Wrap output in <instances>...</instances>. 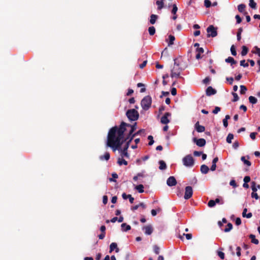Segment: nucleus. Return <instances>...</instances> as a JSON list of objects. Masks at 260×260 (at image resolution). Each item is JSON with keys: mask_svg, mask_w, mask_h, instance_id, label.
Masks as SVG:
<instances>
[{"mask_svg": "<svg viewBox=\"0 0 260 260\" xmlns=\"http://www.w3.org/2000/svg\"><path fill=\"white\" fill-rule=\"evenodd\" d=\"M110 135V130L109 131L108 136H107V140L106 143V145L107 147H109L111 148L114 151L116 150H119L121 148V145L124 142H126L125 145L124 147L128 148L129 146V144L133 139H134V136H132L131 135L128 134L125 138H124V134L122 136L121 138L119 139V144L117 142H116V139L118 137V133H115L114 137L112 141L110 140V138L109 137Z\"/></svg>", "mask_w": 260, "mask_h": 260, "instance_id": "nucleus-1", "label": "nucleus"}, {"mask_svg": "<svg viewBox=\"0 0 260 260\" xmlns=\"http://www.w3.org/2000/svg\"><path fill=\"white\" fill-rule=\"evenodd\" d=\"M126 127H131V130L129 131V133L128 134H129V135H132L137 129V123L135 122L134 124L131 125L130 124L122 121L121 122L120 125L119 126H115L112 127L110 129L109 137L110 138V140H113L114 137L115 133H118V138L115 139V141L116 142H117V144L118 143L119 144V139L121 138L122 136H123L124 132H125L126 129Z\"/></svg>", "mask_w": 260, "mask_h": 260, "instance_id": "nucleus-2", "label": "nucleus"}, {"mask_svg": "<svg viewBox=\"0 0 260 260\" xmlns=\"http://www.w3.org/2000/svg\"><path fill=\"white\" fill-rule=\"evenodd\" d=\"M174 64L173 69L171 70V77H180L181 71L185 70L187 66L184 63L181 57H178L174 59Z\"/></svg>", "mask_w": 260, "mask_h": 260, "instance_id": "nucleus-3", "label": "nucleus"}, {"mask_svg": "<svg viewBox=\"0 0 260 260\" xmlns=\"http://www.w3.org/2000/svg\"><path fill=\"white\" fill-rule=\"evenodd\" d=\"M152 99L150 95L145 96L141 101V105L142 109L145 111L148 110L151 107Z\"/></svg>", "mask_w": 260, "mask_h": 260, "instance_id": "nucleus-4", "label": "nucleus"}, {"mask_svg": "<svg viewBox=\"0 0 260 260\" xmlns=\"http://www.w3.org/2000/svg\"><path fill=\"white\" fill-rule=\"evenodd\" d=\"M126 115L130 121H136L138 119L139 117L138 112L134 109L128 110Z\"/></svg>", "mask_w": 260, "mask_h": 260, "instance_id": "nucleus-5", "label": "nucleus"}, {"mask_svg": "<svg viewBox=\"0 0 260 260\" xmlns=\"http://www.w3.org/2000/svg\"><path fill=\"white\" fill-rule=\"evenodd\" d=\"M183 164L187 167H191L194 165V159L191 155H186L182 159Z\"/></svg>", "mask_w": 260, "mask_h": 260, "instance_id": "nucleus-6", "label": "nucleus"}, {"mask_svg": "<svg viewBox=\"0 0 260 260\" xmlns=\"http://www.w3.org/2000/svg\"><path fill=\"white\" fill-rule=\"evenodd\" d=\"M192 193L193 190L192 187L190 186H186L185 189L184 199L185 200L190 199L192 197Z\"/></svg>", "mask_w": 260, "mask_h": 260, "instance_id": "nucleus-7", "label": "nucleus"}, {"mask_svg": "<svg viewBox=\"0 0 260 260\" xmlns=\"http://www.w3.org/2000/svg\"><path fill=\"white\" fill-rule=\"evenodd\" d=\"M171 116V114L170 112H166L160 119V122L164 124H167L170 122L169 119V117Z\"/></svg>", "mask_w": 260, "mask_h": 260, "instance_id": "nucleus-8", "label": "nucleus"}, {"mask_svg": "<svg viewBox=\"0 0 260 260\" xmlns=\"http://www.w3.org/2000/svg\"><path fill=\"white\" fill-rule=\"evenodd\" d=\"M193 141L196 143L197 145L199 147H203L206 144V140L203 138L197 139L196 138H193Z\"/></svg>", "mask_w": 260, "mask_h": 260, "instance_id": "nucleus-9", "label": "nucleus"}, {"mask_svg": "<svg viewBox=\"0 0 260 260\" xmlns=\"http://www.w3.org/2000/svg\"><path fill=\"white\" fill-rule=\"evenodd\" d=\"M167 184L169 186H173L177 184V181L174 176H170L167 180Z\"/></svg>", "mask_w": 260, "mask_h": 260, "instance_id": "nucleus-10", "label": "nucleus"}, {"mask_svg": "<svg viewBox=\"0 0 260 260\" xmlns=\"http://www.w3.org/2000/svg\"><path fill=\"white\" fill-rule=\"evenodd\" d=\"M143 230L144 231V233L146 235H151L153 231V228L151 225H148L144 226L142 228Z\"/></svg>", "mask_w": 260, "mask_h": 260, "instance_id": "nucleus-11", "label": "nucleus"}, {"mask_svg": "<svg viewBox=\"0 0 260 260\" xmlns=\"http://www.w3.org/2000/svg\"><path fill=\"white\" fill-rule=\"evenodd\" d=\"M195 128L198 133H202L205 131V128L204 126L199 124V122L198 121L195 124Z\"/></svg>", "mask_w": 260, "mask_h": 260, "instance_id": "nucleus-12", "label": "nucleus"}, {"mask_svg": "<svg viewBox=\"0 0 260 260\" xmlns=\"http://www.w3.org/2000/svg\"><path fill=\"white\" fill-rule=\"evenodd\" d=\"M115 249L116 252H118L119 249L117 247V244L116 243L113 242L110 245V252H112Z\"/></svg>", "mask_w": 260, "mask_h": 260, "instance_id": "nucleus-13", "label": "nucleus"}, {"mask_svg": "<svg viewBox=\"0 0 260 260\" xmlns=\"http://www.w3.org/2000/svg\"><path fill=\"white\" fill-rule=\"evenodd\" d=\"M201 172L204 174H207L209 170L208 167L205 165H203L201 166Z\"/></svg>", "mask_w": 260, "mask_h": 260, "instance_id": "nucleus-14", "label": "nucleus"}, {"mask_svg": "<svg viewBox=\"0 0 260 260\" xmlns=\"http://www.w3.org/2000/svg\"><path fill=\"white\" fill-rule=\"evenodd\" d=\"M110 153L109 152H107L105 153L104 155H101L100 156V160H108L109 159H110Z\"/></svg>", "mask_w": 260, "mask_h": 260, "instance_id": "nucleus-15", "label": "nucleus"}, {"mask_svg": "<svg viewBox=\"0 0 260 260\" xmlns=\"http://www.w3.org/2000/svg\"><path fill=\"white\" fill-rule=\"evenodd\" d=\"M121 229L123 232H126L131 230V227L129 225L126 224L125 223H123L121 225Z\"/></svg>", "mask_w": 260, "mask_h": 260, "instance_id": "nucleus-16", "label": "nucleus"}, {"mask_svg": "<svg viewBox=\"0 0 260 260\" xmlns=\"http://www.w3.org/2000/svg\"><path fill=\"white\" fill-rule=\"evenodd\" d=\"M223 203V201L221 198H218L216 199L214 201L212 200V207L214 206L216 204H222Z\"/></svg>", "mask_w": 260, "mask_h": 260, "instance_id": "nucleus-17", "label": "nucleus"}, {"mask_svg": "<svg viewBox=\"0 0 260 260\" xmlns=\"http://www.w3.org/2000/svg\"><path fill=\"white\" fill-rule=\"evenodd\" d=\"M157 18H158L157 15H155V14H151L150 16V19L149 20L150 23L151 24H154L155 23Z\"/></svg>", "mask_w": 260, "mask_h": 260, "instance_id": "nucleus-18", "label": "nucleus"}, {"mask_svg": "<svg viewBox=\"0 0 260 260\" xmlns=\"http://www.w3.org/2000/svg\"><path fill=\"white\" fill-rule=\"evenodd\" d=\"M251 189L254 192H256L258 189H260V185H256V183L254 181L251 182Z\"/></svg>", "mask_w": 260, "mask_h": 260, "instance_id": "nucleus-19", "label": "nucleus"}, {"mask_svg": "<svg viewBox=\"0 0 260 260\" xmlns=\"http://www.w3.org/2000/svg\"><path fill=\"white\" fill-rule=\"evenodd\" d=\"M159 169L161 170H165L167 168V165L166 162L164 160L159 161Z\"/></svg>", "mask_w": 260, "mask_h": 260, "instance_id": "nucleus-20", "label": "nucleus"}, {"mask_svg": "<svg viewBox=\"0 0 260 260\" xmlns=\"http://www.w3.org/2000/svg\"><path fill=\"white\" fill-rule=\"evenodd\" d=\"M156 4L157 6V9L161 10L164 7V2L163 0H157L156 2Z\"/></svg>", "mask_w": 260, "mask_h": 260, "instance_id": "nucleus-21", "label": "nucleus"}, {"mask_svg": "<svg viewBox=\"0 0 260 260\" xmlns=\"http://www.w3.org/2000/svg\"><path fill=\"white\" fill-rule=\"evenodd\" d=\"M127 149H128V148L123 147V149L121 150V155L122 157H124V156L126 157H129V154L127 152Z\"/></svg>", "mask_w": 260, "mask_h": 260, "instance_id": "nucleus-22", "label": "nucleus"}, {"mask_svg": "<svg viewBox=\"0 0 260 260\" xmlns=\"http://www.w3.org/2000/svg\"><path fill=\"white\" fill-rule=\"evenodd\" d=\"M135 189L138 190L139 193H143L144 191V186L142 184H139L135 187Z\"/></svg>", "mask_w": 260, "mask_h": 260, "instance_id": "nucleus-23", "label": "nucleus"}, {"mask_svg": "<svg viewBox=\"0 0 260 260\" xmlns=\"http://www.w3.org/2000/svg\"><path fill=\"white\" fill-rule=\"evenodd\" d=\"M117 163L119 166H121L122 165H127V161H126L123 158H119L117 161Z\"/></svg>", "mask_w": 260, "mask_h": 260, "instance_id": "nucleus-24", "label": "nucleus"}, {"mask_svg": "<svg viewBox=\"0 0 260 260\" xmlns=\"http://www.w3.org/2000/svg\"><path fill=\"white\" fill-rule=\"evenodd\" d=\"M249 238L251 240V242L255 244H258V240L256 239H255V237L254 235L251 234L249 235Z\"/></svg>", "mask_w": 260, "mask_h": 260, "instance_id": "nucleus-25", "label": "nucleus"}, {"mask_svg": "<svg viewBox=\"0 0 260 260\" xmlns=\"http://www.w3.org/2000/svg\"><path fill=\"white\" fill-rule=\"evenodd\" d=\"M169 42H168V46H170L174 44V41L175 40V37L173 35H170L169 36Z\"/></svg>", "mask_w": 260, "mask_h": 260, "instance_id": "nucleus-26", "label": "nucleus"}, {"mask_svg": "<svg viewBox=\"0 0 260 260\" xmlns=\"http://www.w3.org/2000/svg\"><path fill=\"white\" fill-rule=\"evenodd\" d=\"M225 61L228 63H231L232 65L236 63V61L232 57H229L228 58H227L225 59Z\"/></svg>", "mask_w": 260, "mask_h": 260, "instance_id": "nucleus-27", "label": "nucleus"}, {"mask_svg": "<svg viewBox=\"0 0 260 260\" xmlns=\"http://www.w3.org/2000/svg\"><path fill=\"white\" fill-rule=\"evenodd\" d=\"M149 34L150 36H153L155 32V28L154 26H150L148 28Z\"/></svg>", "mask_w": 260, "mask_h": 260, "instance_id": "nucleus-28", "label": "nucleus"}, {"mask_svg": "<svg viewBox=\"0 0 260 260\" xmlns=\"http://www.w3.org/2000/svg\"><path fill=\"white\" fill-rule=\"evenodd\" d=\"M161 211V209L160 207H158L156 210L152 209L151 211V214L153 216H155L157 214V211L159 212Z\"/></svg>", "mask_w": 260, "mask_h": 260, "instance_id": "nucleus-29", "label": "nucleus"}, {"mask_svg": "<svg viewBox=\"0 0 260 260\" xmlns=\"http://www.w3.org/2000/svg\"><path fill=\"white\" fill-rule=\"evenodd\" d=\"M241 159L244 163V164H245L247 166H251V162L249 160H246L245 159V156L241 157Z\"/></svg>", "mask_w": 260, "mask_h": 260, "instance_id": "nucleus-30", "label": "nucleus"}, {"mask_svg": "<svg viewBox=\"0 0 260 260\" xmlns=\"http://www.w3.org/2000/svg\"><path fill=\"white\" fill-rule=\"evenodd\" d=\"M249 101L250 103L253 104L256 103L257 101V99L253 96H250L249 97Z\"/></svg>", "mask_w": 260, "mask_h": 260, "instance_id": "nucleus-31", "label": "nucleus"}, {"mask_svg": "<svg viewBox=\"0 0 260 260\" xmlns=\"http://www.w3.org/2000/svg\"><path fill=\"white\" fill-rule=\"evenodd\" d=\"M232 228H233L232 224L231 223H229L227 224L226 228L224 230V232H226V233L229 232L232 229Z\"/></svg>", "mask_w": 260, "mask_h": 260, "instance_id": "nucleus-32", "label": "nucleus"}, {"mask_svg": "<svg viewBox=\"0 0 260 260\" xmlns=\"http://www.w3.org/2000/svg\"><path fill=\"white\" fill-rule=\"evenodd\" d=\"M234 139V135L232 134H229L226 137V142L228 143H231L232 140Z\"/></svg>", "mask_w": 260, "mask_h": 260, "instance_id": "nucleus-33", "label": "nucleus"}, {"mask_svg": "<svg viewBox=\"0 0 260 260\" xmlns=\"http://www.w3.org/2000/svg\"><path fill=\"white\" fill-rule=\"evenodd\" d=\"M245 5L244 4H240L238 6V11L240 12H243L245 8Z\"/></svg>", "mask_w": 260, "mask_h": 260, "instance_id": "nucleus-34", "label": "nucleus"}, {"mask_svg": "<svg viewBox=\"0 0 260 260\" xmlns=\"http://www.w3.org/2000/svg\"><path fill=\"white\" fill-rule=\"evenodd\" d=\"M249 6L251 8L254 9H255L256 8V4L254 1V0H249Z\"/></svg>", "mask_w": 260, "mask_h": 260, "instance_id": "nucleus-35", "label": "nucleus"}, {"mask_svg": "<svg viewBox=\"0 0 260 260\" xmlns=\"http://www.w3.org/2000/svg\"><path fill=\"white\" fill-rule=\"evenodd\" d=\"M247 52H248V48L245 46H243L242 47L241 55L242 56H245L247 53Z\"/></svg>", "mask_w": 260, "mask_h": 260, "instance_id": "nucleus-36", "label": "nucleus"}, {"mask_svg": "<svg viewBox=\"0 0 260 260\" xmlns=\"http://www.w3.org/2000/svg\"><path fill=\"white\" fill-rule=\"evenodd\" d=\"M153 248L154 252L156 254H158L159 253L160 248L157 245H154L153 247Z\"/></svg>", "mask_w": 260, "mask_h": 260, "instance_id": "nucleus-37", "label": "nucleus"}, {"mask_svg": "<svg viewBox=\"0 0 260 260\" xmlns=\"http://www.w3.org/2000/svg\"><path fill=\"white\" fill-rule=\"evenodd\" d=\"M242 31H243V29L242 27H240L238 29V31L237 32V40L238 41H240L241 40V35Z\"/></svg>", "mask_w": 260, "mask_h": 260, "instance_id": "nucleus-38", "label": "nucleus"}, {"mask_svg": "<svg viewBox=\"0 0 260 260\" xmlns=\"http://www.w3.org/2000/svg\"><path fill=\"white\" fill-rule=\"evenodd\" d=\"M112 176L113 178L109 179L110 181H111V182H116V180L114 179H116V178H118V175L116 173H112Z\"/></svg>", "mask_w": 260, "mask_h": 260, "instance_id": "nucleus-39", "label": "nucleus"}, {"mask_svg": "<svg viewBox=\"0 0 260 260\" xmlns=\"http://www.w3.org/2000/svg\"><path fill=\"white\" fill-rule=\"evenodd\" d=\"M177 10H178V8L176 6V4H174L173 5V9L172 10V13L173 14V15H176L177 12Z\"/></svg>", "mask_w": 260, "mask_h": 260, "instance_id": "nucleus-40", "label": "nucleus"}, {"mask_svg": "<svg viewBox=\"0 0 260 260\" xmlns=\"http://www.w3.org/2000/svg\"><path fill=\"white\" fill-rule=\"evenodd\" d=\"M207 36L208 38H209L211 36V25H210L207 28Z\"/></svg>", "mask_w": 260, "mask_h": 260, "instance_id": "nucleus-41", "label": "nucleus"}, {"mask_svg": "<svg viewBox=\"0 0 260 260\" xmlns=\"http://www.w3.org/2000/svg\"><path fill=\"white\" fill-rule=\"evenodd\" d=\"M204 5L206 8H209L211 6V2L210 0H205Z\"/></svg>", "mask_w": 260, "mask_h": 260, "instance_id": "nucleus-42", "label": "nucleus"}, {"mask_svg": "<svg viewBox=\"0 0 260 260\" xmlns=\"http://www.w3.org/2000/svg\"><path fill=\"white\" fill-rule=\"evenodd\" d=\"M231 51L232 53V54L234 56H236L237 54L236 48L234 45H232L231 47Z\"/></svg>", "mask_w": 260, "mask_h": 260, "instance_id": "nucleus-43", "label": "nucleus"}, {"mask_svg": "<svg viewBox=\"0 0 260 260\" xmlns=\"http://www.w3.org/2000/svg\"><path fill=\"white\" fill-rule=\"evenodd\" d=\"M240 87L241 89V90H240L241 94H244L247 90V88L244 85H241L240 86Z\"/></svg>", "mask_w": 260, "mask_h": 260, "instance_id": "nucleus-44", "label": "nucleus"}, {"mask_svg": "<svg viewBox=\"0 0 260 260\" xmlns=\"http://www.w3.org/2000/svg\"><path fill=\"white\" fill-rule=\"evenodd\" d=\"M144 129H140L139 131H138V132H137L136 133H133L132 135V136H134V138L136 136L141 135L142 133H144Z\"/></svg>", "mask_w": 260, "mask_h": 260, "instance_id": "nucleus-45", "label": "nucleus"}, {"mask_svg": "<svg viewBox=\"0 0 260 260\" xmlns=\"http://www.w3.org/2000/svg\"><path fill=\"white\" fill-rule=\"evenodd\" d=\"M148 139L149 140H150L149 143H148V145H150V146L152 145L154 143V141L153 140V137L152 136H151V135L149 136L148 137Z\"/></svg>", "mask_w": 260, "mask_h": 260, "instance_id": "nucleus-46", "label": "nucleus"}, {"mask_svg": "<svg viewBox=\"0 0 260 260\" xmlns=\"http://www.w3.org/2000/svg\"><path fill=\"white\" fill-rule=\"evenodd\" d=\"M212 38L215 37L217 35V27H214L212 26Z\"/></svg>", "mask_w": 260, "mask_h": 260, "instance_id": "nucleus-47", "label": "nucleus"}, {"mask_svg": "<svg viewBox=\"0 0 260 260\" xmlns=\"http://www.w3.org/2000/svg\"><path fill=\"white\" fill-rule=\"evenodd\" d=\"M206 95L208 96L211 95V86H209L206 90Z\"/></svg>", "mask_w": 260, "mask_h": 260, "instance_id": "nucleus-48", "label": "nucleus"}, {"mask_svg": "<svg viewBox=\"0 0 260 260\" xmlns=\"http://www.w3.org/2000/svg\"><path fill=\"white\" fill-rule=\"evenodd\" d=\"M251 197L252 198L255 199L256 200H258L259 198L257 193L256 192H254L253 191H252V192L251 193Z\"/></svg>", "mask_w": 260, "mask_h": 260, "instance_id": "nucleus-49", "label": "nucleus"}, {"mask_svg": "<svg viewBox=\"0 0 260 260\" xmlns=\"http://www.w3.org/2000/svg\"><path fill=\"white\" fill-rule=\"evenodd\" d=\"M232 95L234 96V99L233 100V102H236L239 100V96L238 94L235 92H233Z\"/></svg>", "mask_w": 260, "mask_h": 260, "instance_id": "nucleus-50", "label": "nucleus"}, {"mask_svg": "<svg viewBox=\"0 0 260 260\" xmlns=\"http://www.w3.org/2000/svg\"><path fill=\"white\" fill-rule=\"evenodd\" d=\"M210 81V78L209 77H207L203 80V83L205 84H207Z\"/></svg>", "mask_w": 260, "mask_h": 260, "instance_id": "nucleus-51", "label": "nucleus"}, {"mask_svg": "<svg viewBox=\"0 0 260 260\" xmlns=\"http://www.w3.org/2000/svg\"><path fill=\"white\" fill-rule=\"evenodd\" d=\"M240 65L244 67H247L248 66V63H246L245 60H242L240 61Z\"/></svg>", "mask_w": 260, "mask_h": 260, "instance_id": "nucleus-52", "label": "nucleus"}, {"mask_svg": "<svg viewBox=\"0 0 260 260\" xmlns=\"http://www.w3.org/2000/svg\"><path fill=\"white\" fill-rule=\"evenodd\" d=\"M108 197L107 196H104L103 197V203L104 204L106 205L108 202Z\"/></svg>", "mask_w": 260, "mask_h": 260, "instance_id": "nucleus-53", "label": "nucleus"}, {"mask_svg": "<svg viewBox=\"0 0 260 260\" xmlns=\"http://www.w3.org/2000/svg\"><path fill=\"white\" fill-rule=\"evenodd\" d=\"M196 52L200 54L203 53L204 52V49L202 47L197 48Z\"/></svg>", "mask_w": 260, "mask_h": 260, "instance_id": "nucleus-54", "label": "nucleus"}, {"mask_svg": "<svg viewBox=\"0 0 260 260\" xmlns=\"http://www.w3.org/2000/svg\"><path fill=\"white\" fill-rule=\"evenodd\" d=\"M201 154H202V152L201 151H194L193 152V155L195 156H200Z\"/></svg>", "mask_w": 260, "mask_h": 260, "instance_id": "nucleus-55", "label": "nucleus"}, {"mask_svg": "<svg viewBox=\"0 0 260 260\" xmlns=\"http://www.w3.org/2000/svg\"><path fill=\"white\" fill-rule=\"evenodd\" d=\"M235 18H236V21H237V22L238 23H241V21H242V19H241V17H240V16H239V15H237L235 16Z\"/></svg>", "mask_w": 260, "mask_h": 260, "instance_id": "nucleus-56", "label": "nucleus"}, {"mask_svg": "<svg viewBox=\"0 0 260 260\" xmlns=\"http://www.w3.org/2000/svg\"><path fill=\"white\" fill-rule=\"evenodd\" d=\"M147 60H145V61H144L143 62V63H141V64H140L139 65V67H140V69H143V68H144L146 66V64H147Z\"/></svg>", "mask_w": 260, "mask_h": 260, "instance_id": "nucleus-57", "label": "nucleus"}, {"mask_svg": "<svg viewBox=\"0 0 260 260\" xmlns=\"http://www.w3.org/2000/svg\"><path fill=\"white\" fill-rule=\"evenodd\" d=\"M183 236H185L187 240H190L192 238L191 234H183Z\"/></svg>", "mask_w": 260, "mask_h": 260, "instance_id": "nucleus-58", "label": "nucleus"}, {"mask_svg": "<svg viewBox=\"0 0 260 260\" xmlns=\"http://www.w3.org/2000/svg\"><path fill=\"white\" fill-rule=\"evenodd\" d=\"M236 224L237 225H239L241 223V220L239 217H238L236 219L235 221Z\"/></svg>", "mask_w": 260, "mask_h": 260, "instance_id": "nucleus-59", "label": "nucleus"}, {"mask_svg": "<svg viewBox=\"0 0 260 260\" xmlns=\"http://www.w3.org/2000/svg\"><path fill=\"white\" fill-rule=\"evenodd\" d=\"M250 181V178L248 176H246L244 178V181L245 183H248Z\"/></svg>", "mask_w": 260, "mask_h": 260, "instance_id": "nucleus-60", "label": "nucleus"}, {"mask_svg": "<svg viewBox=\"0 0 260 260\" xmlns=\"http://www.w3.org/2000/svg\"><path fill=\"white\" fill-rule=\"evenodd\" d=\"M220 108L218 107H216L214 110L212 111V112L214 114H217L219 111H220Z\"/></svg>", "mask_w": 260, "mask_h": 260, "instance_id": "nucleus-61", "label": "nucleus"}, {"mask_svg": "<svg viewBox=\"0 0 260 260\" xmlns=\"http://www.w3.org/2000/svg\"><path fill=\"white\" fill-rule=\"evenodd\" d=\"M218 255L221 259H223L224 258V254L221 251H219L218 252Z\"/></svg>", "mask_w": 260, "mask_h": 260, "instance_id": "nucleus-62", "label": "nucleus"}, {"mask_svg": "<svg viewBox=\"0 0 260 260\" xmlns=\"http://www.w3.org/2000/svg\"><path fill=\"white\" fill-rule=\"evenodd\" d=\"M171 94L175 96L177 94V90L175 88H172L171 89Z\"/></svg>", "mask_w": 260, "mask_h": 260, "instance_id": "nucleus-63", "label": "nucleus"}, {"mask_svg": "<svg viewBox=\"0 0 260 260\" xmlns=\"http://www.w3.org/2000/svg\"><path fill=\"white\" fill-rule=\"evenodd\" d=\"M257 133H255V132H253V133H251L250 134V138L252 139V140H254L255 139V136L256 135Z\"/></svg>", "mask_w": 260, "mask_h": 260, "instance_id": "nucleus-64", "label": "nucleus"}]
</instances>
